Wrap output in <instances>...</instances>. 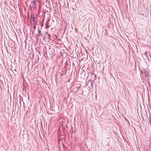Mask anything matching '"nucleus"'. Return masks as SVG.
I'll return each mask as SVG.
<instances>
[{
    "label": "nucleus",
    "instance_id": "nucleus-4",
    "mask_svg": "<svg viewBox=\"0 0 151 151\" xmlns=\"http://www.w3.org/2000/svg\"><path fill=\"white\" fill-rule=\"evenodd\" d=\"M38 32L39 34H37V36H39L40 35H41V31L39 28H38Z\"/></svg>",
    "mask_w": 151,
    "mask_h": 151
},
{
    "label": "nucleus",
    "instance_id": "nucleus-7",
    "mask_svg": "<svg viewBox=\"0 0 151 151\" xmlns=\"http://www.w3.org/2000/svg\"><path fill=\"white\" fill-rule=\"evenodd\" d=\"M48 36H49V38H50V35H49Z\"/></svg>",
    "mask_w": 151,
    "mask_h": 151
},
{
    "label": "nucleus",
    "instance_id": "nucleus-6",
    "mask_svg": "<svg viewBox=\"0 0 151 151\" xmlns=\"http://www.w3.org/2000/svg\"><path fill=\"white\" fill-rule=\"evenodd\" d=\"M49 26H46V28H49Z\"/></svg>",
    "mask_w": 151,
    "mask_h": 151
},
{
    "label": "nucleus",
    "instance_id": "nucleus-5",
    "mask_svg": "<svg viewBox=\"0 0 151 151\" xmlns=\"http://www.w3.org/2000/svg\"><path fill=\"white\" fill-rule=\"evenodd\" d=\"M36 24H35V23L34 22L33 24V27L34 28V30H35L36 28Z\"/></svg>",
    "mask_w": 151,
    "mask_h": 151
},
{
    "label": "nucleus",
    "instance_id": "nucleus-9",
    "mask_svg": "<svg viewBox=\"0 0 151 151\" xmlns=\"http://www.w3.org/2000/svg\"><path fill=\"white\" fill-rule=\"evenodd\" d=\"M47 24H48V23H46V25H47Z\"/></svg>",
    "mask_w": 151,
    "mask_h": 151
},
{
    "label": "nucleus",
    "instance_id": "nucleus-2",
    "mask_svg": "<svg viewBox=\"0 0 151 151\" xmlns=\"http://www.w3.org/2000/svg\"><path fill=\"white\" fill-rule=\"evenodd\" d=\"M142 73L146 77H147L148 76H149V75L147 71L146 70H144L142 72Z\"/></svg>",
    "mask_w": 151,
    "mask_h": 151
},
{
    "label": "nucleus",
    "instance_id": "nucleus-1",
    "mask_svg": "<svg viewBox=\"0 0 151 151\" xmlns=\"http://www.w3.org/2000/svg\"><path fill=\"white\" fill-rule=\"evenodd\" d=\"M35 15L33 14H31L30 18V21H33L34 22H35Z\"/></svg>",
    "mask_w": 151,
    "mask_h": 151
},
{
    "label": "nucleus",
    "instance_id": "nucleus-3",
    "mask_svg": "<svg viewBox=\"0 0 151 151\" xmlns=\"http://www.w3.org/2000/svg\"><path fill=\"white\" fill-rule=\"evenodd\" d=\"M32 4L33 7L34 9H35L36 8L37 4L35 0H33L32 1Z\"/></svg>",
    "mask_w": 151,
    "mask_h": 151
},
{
    "label": "nucleus",
    "instance_id": "nucleus-8",
    "mask_svg": "<svg viewBox=\"0 0 151 151\" xmlns=\"http://www.w3.org/2000/svg\"><path fill=\"white\" fill-rule=\"evenodd\" d=\"M28 18H29V14H28Z\"/></svg>",
    "mask_w": 151,
    "mask_h": 151
}]
</instances>
